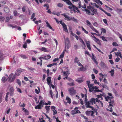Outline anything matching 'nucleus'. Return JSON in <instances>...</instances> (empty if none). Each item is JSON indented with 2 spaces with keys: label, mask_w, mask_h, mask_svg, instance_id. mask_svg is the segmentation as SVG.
I'll return each instance as SVG.
<instances>
[{
  "label": "nucleus",
  "mask_w": 122,
  "mask_h": 122,
  "mask_svg": "<svg viewBox=\"0 0 122 122\" xmlns=\"http://www.w3.org/2000/svg\"><path fill=\"white\" fill-rule=\"evenodd\" d=\"M81 7L83 9H85V10L86 13L88 15H93L97 13V9L94 8V7L91 5L88 6L86 9V4H84L83 5L81 6Z\"/></svg>",
  "instance_id": "f257e3e1"
},
{
  "label": "nucleus",
  "mask_w": 122,
  "mask_h": 122,
  "mask_svg": "<svg viewBox=\"0 0 122 122\" xmlns=\"http://www.w3.org/2000/svg\"><path fill=\"white\" fill-rule=\"evenodd\" d=\"M62 0L66 2L68 5L70 6H68V8L71 11L73 10L75 13L77 12H80L78 8L74 5L69 0Z\"/></svg>",
  "instance_id": "f03ea898"
},
{
  "label": "nucleus",
  "mask_w": 122,
  "mask_h": 122,
  "mask_svg": "<svg viewBox=\"0 0 122 122\" xmlns=\"http://www.w3.org/2000/svg\"><path fill=\"white\" fill-rule=\"evenodd\" d=\"M108 95L111 97H110L109 96H107L105 97V100L106 101L108 102V100H110V101L109 102V106L111 107H113V104L114 103V101L113 100H111V99L113 98V97L112 96V93H108Z\"/></svg>",
  "instance_id": "7ed1b4c3"
},
{
  "label": "nucleus",
  "mask_w": 122,
  "mask_h": 122,
  "mask_svg": "<svg viewBox=\"0 0 122 122\" xmlns=\"http://www.w3.org/2000/svg\"><path fill=\"white\" fill-rule=\"evenodd\" d=\"M15 75H14L13 73H11L8 77V81L9 82H13L15 78Z\"/></svg>",
  "instance_id": "20e7f679"
},
{
  "label": "nucleus",
  "mask_w": 122,
  "mask_h": 122,
  "mask_svg": "<svg viewBox=\"0 0 122 122\" xmlns=\"http://www.w3.org/2000/svg\"><path fill=\"white\" fill-rule=\"evenodd\" d=\"M86 23H87V25L88 26H89L90 28L94 31L96 33L98 34L99 33L98 31L93 26L91 25V23L89 22V20H86Z\"/></svg>",
  "instance_id": "39448f33"
},
{
  "label": "nucleus",
  "mask_w": 122,
  "mask_h": 122,
  "mask_svg": "<svg viewBox=\"0 0 122 122\" xmlns=\"http://www.w3.org/2000/svg\"><path fill=\"white\" fill-rule=\"evenodd\" d=\"M68 91L70 94L71 95H73L76 93V90L74 89L73 87L69 88L68 89Z\"/></svg>",
  "instance_id": "423d86ee"
},
{
  "label": "nucleus",
  "mask_w": 122,
  "mask_h": 122,
  "mask_svg": "<svg viewBox=\"0 0 122 122\" xmlns=\"http://www.w3.org/2000/svg\"><path fill=\"white\" fill-rule=\"evenodd\" d=\"M78 109V107H75L73 110L71 111V114L73 115L79 113H81L80 112Z\"/></svg>",
  "instance_id": "0eeeda50"
},
{
  "label": "nucleus",
  "mask_w": 122,
  "mask_h": 122,
  "mask_svg": "<svg viewBox=\"0 0 122 122\" xmlns=\"http://www.w3.org/2000/svg\"><path fill=\"white\" fill-rule=\"evenodd\" d=\"M100 102V100L98 99L97 98H96V99L92 98L90 101V102H91L92 105H93L94 103L95 104L96 102Z\"/></svg>",
  "instance_id": "6e6552de"
},
{
  "label": "nucleus",
  "mask_w": 122,
  "mask_h": 122,
  "mask_svg": "<svg viewBox=\"0 0 122 122\" xmlns=\"http://www.w3.org/2000/svg\"><path fill=\"white\" fill-rule=\"evenodd\" d=\"M94 113L93 111H87L85 112V113L88 116L91 115L92 116H94L93 115Z\"/></svg>",
  "instance_id": "1a4fd4ad"
},
{
  "label": "nucleus",
  "mask_w": 122,
  "mask_h": 122,
  "mask_svg": "<svg viewBox=\"0 0 122 122\" xmlns=\"http://www.w3.org/2000/svg\"><path fill=\"white\" fill-rule=\"evenodd\" d=\"M85 104L87 108H92V109L93 110V107L91 106H90V105H91L92 104L91 102H90V101L86 102H85Z\"/></svg>",
  "instance_id": "9d476101"
},
{
  "label": "nucleus",
  "mask_w": 122,
  "mask_h": 122,
  "mask_svg": "<svg viewBox=\"0 0 122 122\" xmlns=\"http://www.w3.org/2000/svg\"><path fill=\"white\" fill-rule=\"evenodd\" d=\"M51 57L49 55H48L47 56H45L43 57H40L39 58V59H42L45 60H48L50 59L51 58Z\"/></svg>",
  "instance_id": "9b49d317"
},
{
  "label": "nucleus",
  "mask_w": 122,
  "mask_h": 122,
  "mask_svg": "<svg viewBox=\"0 0 122 122\" xmlns=\"http://www.w3.org/2000/svg\"><path fill=\"white\" fill-rule=\"evenodd\" d=\"M14 90L13 87H11L10 89L9 94L11 96H13L14 94Z\"/></svg>",
  "instance_id": "f8f14e48"
},
{
  "label": "nucleus",
  "mask_w": 122,
  "mask_h": 122,
  "mask_svg": "<svg viewBox=\"0 0 122 122\" xmlns=\"http://www.w3.org/2000/svg\"><path fill=\"white\" fill-rule=\"evenodd\" d=\"M96 3H95L94 4L96 7L97 8H99V6H98L97 4H99L100 3L101 5L102 4V3L99 0H96Z\"/></svg>",
  "instance_id": "ddd939ff"
},
{
  "label": "nucleus",
  "mask_w": 122,
  "mask_h": 122,
  "mask_svg": "<svg viewBox=\"0 0 122 122\" xmlns=\"http://www.w3.org/2000/svg\"><path fill=\"white\" fill-rule=\"evenodd\" d=\"M62 15H63L65 18V19L67 21H70L71 20V17H70L68 15L65 14H61Z\"/></svg>",
  "instance_id": "4468645a"
},
{
  "label": "nucleus",
  "mask_w": 122,
  "mask_h": 122,
  "mask_svg": "<svg viewBox=\"0 0 122 122\" xmlns=\"http://www.w3.org/2000/svg\"><path fill=\"white\" fill-rule=\"evenodd\" d=\"M98 88V87L96 86H93L92 87L90 88L89 89V91L90 92H91L93 91L95 89H97Z\"/></svg>",
  "instance_id": "2eb2a0df"
},
{
  "label": "nucleus",
  "mask_w": 122,
  "mask_h": 122,
  "mask_svg": "<svg viewBox=\"0 0 122 122\" xmlns=\"http://www.w3.org/2000/svg\"><path fill=\"white\" fill-rule=\"evenodd\" d=\"M86 44L87 47L88 48V49L90 51H91V49L90 46V42L89 41H88L86 42Z\"/></svg>",
  "instance_id": "dca6fc26"
},
{
  "label": "nucleus",
  "mask_w": 122,
  "mask_h": 122,
  "mask_svg": "<svg viewBox=\"0 0 122 122\" xmlns=\"http://www.w3.org/2000/svg\"><path fill=\"white\" fill-rule=\"evenodd\" d=\"M51 77H48L47 79V83L49 84H51Z\"/></svg>",
  "instance_id": "f3484780"
},
{
  "label": "nucleus",
  "mask_w": 122,
  "mask_h": 122,
  "mask_svg": "<svg viewBox=\"0 0 122 122\" xmlns=\"http://www.w3.org/2000/svg\"><path fill=\"white\" fill-rule=\"evenodd\" d=\"M63 27V30L65 31V32H68V30L67 27V26L66 24H65L64 25H62Z\"/></svg>",
  "instance_id": "a211bd4d"
},
{
  "label": "nucleus",
  "mask_w": 122,
  "mask_h": 122,
  "mask_svg": "<svg viewBox=\"0 0 122 122\" xmlns=\"http://www.w3.org/2000/svg\"><path fill=\"white\" fill-rule=\"evenodd\" d=\"M63 27V30L65 31V32H68V30L67 27V26L66 24H65L64 25H62Z\"/></svg>",
  "instance_id": "6ab92c4d"
},
{
  "label": "nucleus",
  "mask_w": 122,
  "mask_h": 122,
  "mask_svg": "<svg viewBox=\"0 0 122 122\" xmlns=\"http://www.w3.org/2000/svg\"><path fill=\"white\" fill-rule=\"evenodd\" d=\"M4 59V58L3 53L0 51V61L3 60Z\"/></svg>",
  "instance_id": "aec40b11"
},
{
  "label": "nucleus",
  "mask_w": 122,
  "mask_h": 122,
  "mask_svg": "<svg viewBox=\"0 0 122 122\" xmlns=\"http://www.w3.org/2000/svg\"><path fill=\"white\" fill-rule=\"evenodd\" d=\"M4 11L6 13H8L10 11L9 9L7 7H5L4 8Z\"/></svg>",
  "instance_id": "412c9836"
},
{
  "label": "nucleus",
  "mask_w": 122,
  "mask_h": 122,
  "mask_svg": "<svg viewBox=\"0 0 122 122\" xmlns=\"http://www.w3.org/2000/svg\"><path fill=\"white\" fill-rule=\"evenodd\" d=\"M100 65L103 68H105L106 67V65L105 63L102 62L100 63Z\"/></svg>",
  "instance_id": "4be33fe9"
},
{
  "label": "nucleus",
  "mask_w": 122,
  "mask_h": 122,
  "mask_svg": "<svg viewBox=\"0 0 122 122\" xmlns=\"http://www.w3.org/2000/svg\"><path fill=\"white\" fill-rule=\"evenodd\" d=\"M40 50L45 52H48V51L46 48L44 47H42L40 49Z\"/></svg>",
  "instance_id": "5701e85b"
},
{
  "label": "nucleus",
  "mask_w": 122,
  "mask_h": 122,
  "mask_svg": "<svg viewBox=\"0 0 122 122\" xmlns=\"http://www.w3.org/2000/svg\"><path fill=\"white\" fill-rule=\"evenodd\" d=\"M70 46L69 45V43H67L66 42H65V48L68 49L70 47Z\"/></svg>",
  "instance_id": "b1692460"
},
{
  "label": "nucleus",
  "mask_w": 122,
  "mask_h": 122,
  "mask_svg": "<svg viewBox=\"0 0 122 122\" xmlns=\"http://www.w3.org/2000/svg\"><path fill=\"white\" fill-rule=\"evenodd\" d=\"M66 100H67V102L69 104H70L71 103V100L69 97H66Z\"/></svg>",
  "instance_id": "393cba45"
},
{
  "label": "nucleus",
  "mask_w": 122,
  "mask_h": 122,
  "mask_svg": "<svg viewBox=\"0 0 122 122\" xmlns=\"http://www.w3.org/2000/svg\"><path fill=\"white\" fill-rule=\"evenodd\" d=\"M41 106L39 104L38 105L36 106L35 108L36 109H42Z\"/></svg>",
  "instance_id": "a878e982"
},
{
  "label": "nucleus",
  "mask_w": 122,
  "mask_h": 122,
  "mask_svg": "<svg viewBox=\"0 0 122 122\" xmlns=\"http://www.w3.org/2000/svg\"><path fill=\"white\" fill-rule=\"evenodd\" d=\"M92 54V59L95 63L97 64H98L97 62L96 59L95 58L94 55Z\"/></svg>",
  "instance_id": "bb28decb"
},
{
  "label": "nucleus",
  "mask_w": 122,
  "mask_h": 122,
  "mask_svg": "<svg viewBox=\"0 0 122 122\" xmlns=\"http://www.w3.org/2000/svg\"><path fill=\"white\" fill-rule=\"evenodd\" d=\"M46 22L47 24V27L49 28L50 29H52V27L50 25V24L48 23L47 21H46Z\"/></svg>",
  "instance_id": "cd10ccee"
},
{
  "label": "nucleus",
  "mask_w": 122,
  "mask_h": 122,
  "mask_svg": "<svg viewBox=\"0 0 122 122\" xmlns=\"http://www.w3.org/2000/svg\"><path fill=\"white\" fill-rule=\"evenodd\" d=\"M72 20L73 21L76 23H77L78 21L77 20L75 19L74 17H71V20Z\"/></svg>",
  "instance_id": "c85d7f7f"
},
{
  "label": "nucleus",
  "mask_w": 122,
  "mask_h": 122,
  "mask_svg": "<svg viewBox=\"0 0 122 122\" xmlns=\"http://www.w3.org/2000/svg\"><path fill=\"white\" fill-rule=\"evenodd\" d=\"M64 75V76H68L69 74V72L68 71H64L63 72Z\"/></svg>",
  "instance_id": "c756f323"
},
{
  "label": "nucleus",
  "mask_w": 122,
  "mask_h": 122,
  "mask_svg": "<svg viewBox=\"0 0 122 122\" xmlns=\"http://www.w3.org/2000/svg\"><path fill=\"white\" fill-rule=\"evenodd\" d=\"M27 69L30 71L31 72L33 71L34 70H35V69L34 68H32V67H27Z\"/></svg>",
  "instance_id": "7c9ffc66"
},
{
  "label": "nucleus",
  "mask_w": 122,
  "mask_h": 122,
  "mask_svg": "<svg viewBox=\"0 0 122 122\" xmlns=\"http://www.w3.org/2000/svg\"><path fill=\"white\" fill-rule=\"evenodd\" d=\"M5 19V17L0 16V21L2 22H4Z\"/></svg>",
  "instance_id": "2f4dec72"
},
{
  "label": "nucleus",
  "mask_w": 122,
  "mask_h": 122,
  "mask_svg": "<svg viewBox=\"0 0 122 122\" xmlns=\"http://www.w3.org/2000/svg\"><path fill=\"white\" fill-rule=\"evenodd\" d=\"M20 56L22 58L24 59H26L27 58V57L26 56L24 55L21 54L20 55Z\"/></svg>",
  "instance_id": "473e14b6"
},
{
  "label": "nucleus",
  "mask_w": 122,
  "mask_h": 122,
  "mask_svg": "<svg viewBox=\"0 0 122 122\" xmlns=\"http://www.w3.org/2000/svg\"><path fill=\"white\" fill-rule=\"evenodd\" d=\"M17 83L20 86L21 84V82L20 80L19 79L16 80Z\"/></svg>",
  "instance_id": "72a5a7b5"
},
{
  "label": "nucleus",
  "mask_w": 122,
  "mask_h": 122,
  "mask_svg": "<svg viewBox=\"0 0 122 122\" xmlns=\"http://www.w3.org/2000/svg\"><path fill=\"white\" fill-rule=\"evenodd\" d=\"M81 28H82V31H84L85 33L86 34H88V32L87 31H86L83 27H81Z\"/></svg>",
  "instance_id": "f704fd0d"
},
{
  "label": "nucleus",
  "mask_w": 122,
  "mask_h": 122,
  "mask_svg": "<svg viewBox=\"0 0 122 122\" xmlns=\"http://www.w3.org/2000/svg\"><path fill=\"white\" fill-rule=\"evenodd\" d=\"M82 67L81 68H79L78 69V70L79 71H83L84 70H83V69H85V68H84V67L83 66H82Z\"/></svg>",
  "instance_id": "c9c22d12"
},
{
  "label": "nucleus",
  "mask_w": 122,
  "mask_h": 122,
  "mask_svg": "<svg viewBox=\"0 0 122 122\" xmlns=\"http://www.w3.org/2000/svg\"><path fill=\"white\" fill-rule=\"evenodd\" d=\"M1 80L3 82L5 83L6 81V78L4 76L2 78Z\"/></svg>",
  "instance_id": "e433bc0d"
},
{
  "label": "nucleus",
  "mask_w": 122,
  "mask_h": 122,
  "mask_svg": "<svg viewBox=\"0 0 122 122\" xmlns=\"http://www.w3.org/2000/svg\"><path fill=\"white\" fill-rule=\"evenodd\" d=\"M20 73L17 70L15 72V74L14 75H15V77H16V75L19 76L20 75Z\"/></svg>",
  "instance_id": "4c0bfd02"
},
{
  "label": "nucleus",
  "mask_w": 122,
  "mask_h": 122,
  "mask_svg": "<svg viewBox=\"0 0 122 122\" xmlns=\"http://www.w3.org/2000/svg\"><path fill=\"white\" fill-rule=\"evenodd\" d=\"M57 6L58 7H62L63 6V5L61 3H59L57 4Z\"/></svg>",
  "instance_id": "58836bf2"
},
{
  "label": "nucleus",
  "mask_w": 122,
  "mask_h": 122,
  "mask_svg": "<svg viewBox=\"0 0 122 122\" xmlns=\"http://www.w3.org/2000/svg\"><path fill=\"white\" fill-rule=\"evenodd\" d=\"M17 70L20 73L22 71H25V70L21 69H19L18 70Z\"/></svg>",
  "instance_id": "ea45409f"
},
{
  "label": "nucleus",
  "mask_w": 122,
  "mask_h": 122,
  "mask_svg": "<svg viewBox=\"0 0 122 122\" xmlns=\"http://www.w3.org/2000/svg\"><path fill=\"white\" fill-rule=\"evenodd\" d=\"M50 106H46L45 107V109H46L47 112H48L50 110Z\"/></svg>",
  "instance_id": "a19ab883"
},
{
  "label": "nucleus",
  "mask_w": 122,
  "mask_h": 122,
  "mask_svg": "<svg viewBox=\"0 0 122 122\" xmlns=\"http://www.w3.org/2000/svg\"><path fill=\"white\" fill-rule=\"evenodd\" d=\"M114 71V70L113 69L111 71H109L110 73H112L111 74V76H113V75L114 74V72H113Z\"/></svg>",
  "instance_id": "79ce46f5"
},
{
  "label": "nucleus",
  "mask_w": 122,
  "mask_h": 122,
  "mask_svg": "<svg viewBox=\"0 0 122 122\" xmlns=\"http://www.w3.org/2000/svg\"><path fill=\"white\" fill-rule=\"evenodd\" d=\"M78 58L77 57H76L74 60V63H77L79 61Z\"/></svg>",
  "instance_id": "37998d69"
},
{
  "label": "nucleus",
  "mask_w": 122,
  "mask_h": 122,
  "mask_svg": "<svg viewBox=\"0 0 122 122\" xmlns=\"http://www.w3.org/2000/svg\"><path fill=\"white\" fill-rule=\"evenodd\" d=\"M116 11L117 12H122V9L117 8Z\"/></svg>",
  "instance_id": "c03bdc74"
},
{
  "label": "nucleus",
  "mask_w": 122,
  "mask_h": 122,
  "mask_svg": "<svg viewBox=\"0 0 122 122\" xmlns=\"http://www.w3.org/2000/svg\"><path fill=\"white\" fill-rule=\"evenodd\" d=\"M100 37L102 39V40L103 41H107V40L105 39V38L104 36H101Z\"/></svg>",
  "instance_id": "a18cd8bd"
},
{
  "label": "nucleus",
  "mask_w": 122,
  "mask_h": 122,
  "mask_svg": "<svg viewBox=\"0 0 122 122\" xmlns=\"http://www.w3.org/2000/svg\"><path fill=\"white\" fill-rule=\"evenodd\" d=\"M44 103V102H43V101L41 100V101L40 102L39 104L41 106V107H43V104Z\"/></svg>",
  "instance_id": "49530a36"
},
{
  "label": "nucleus",
  "mask_w": 122,
  "mask_h": 122,
  "mask_svg": "<svg viewBox=\"0 0 122 122\" xmlns=\"http://www.w3.org/2000/svg\"><path fill=\"white\" fill-rule=\"evenodd\" d=\"M98 102L99 103L100 106H101L102 107H103V105L102 102L100 101V102Z\"/></svg>",
  "instance_id": "de8ad7c7"
},
{
  "label": "nucleus",
  "mask_w": 122,
  "mask_h": 122,
  "mask_svg": "<svg viewBox=\"0 0 122 122\" xmlns=\"http://www.w3.org/2000/svg\"><path fill=\"white\" fill-rule=\"evenodd\" d=\"M112 45L114 46H118V45L117 43L116 42H113L112 43Z\"/></svg>",
  "instance_id": "09e8293b"
},
{
  "label": "nucleus",
  "mask_w": 122,
  "mask_h": 122,
  "mask_svg": "<svg viewBox=\"0 0 122 122\" xmlns=\"http://www.w3.org/2000/svg\"><path fill=\"white\" fill-rule=\"evenodd\" d=\"M115 53L116 55L117 56H120L121 54V53L120 52H117L116 53Z\"/></svg>",
  "instance_id": "8fccbe9b"
},
{
  "label": "nucleus",
  "mask_w": 122,
  "mask_h": 122,
  "mask_svg": "<svg viewBox=\"0 0 122 122\" xmlns=\"http://www.w3.org/2000/svg\"><path fill=\"white\" fill-rule=\"evenodd\" d=\"M107 110L108 111H110L111 112H113L112 108V107H110V109H107Z\"/></svg>",
  "instance_id": "3c124183"
},
{
  "label": "nucleus",
  "mask_w": 122,
  "mask_h": 122,
  "mask_svg": "<svg viewBox=\"0 0 122 122\" xmlns=\"http://www.w3.org/2000/svg\"><path fill=\"white\" fill-rule=\"evenodd\" d=\"M93 70L94 73L96 74H97L98 73V71L96 70L95 68H94Z\"/></svg>",
  "instance_id": "603ef678"
},
{
  "label": "nucleus",
  "mask_w": 122,
  "mask_h": 122,
  "mask_svg": "<svg viewBox=\"0 0 122 122\" xmlns=\"http://www.w3.org/2000/svg\"><path fill=\"white\" fill-rule=\"evenodd\" d=\"M10 20V18L9 17H7L6 18V19H5V22H8L9 20Z\"/></svg>",
  "instance_id": "864d4df0"
},
{
  "label": "nucleus",
  "mask_w": 122,
  "mask_h": 122,
  "mask_svg": "<svg viewBox=\"0 0 122 122\" xmlns=\"http://www.w3.org/2000/svg\"><path fill=\"white\" fill-rule=\"evenodd\" d=\"M101 30L102 31L103 33H106V30L105 29L103 28H102L101 29Z\"/></svg>",
  "instance_id": "5fc2aeb1"
},
{
  "label": "nucleus",
  "mask_w": 122,
  "mask_h": 122,
  "mask_svg": "<svg viewBox=\"0 0 122 122\" xmlns=\"http://www.w3.org/2000/svg\"><path fill=\"white\" fill-rule=\"evenodd\" d=\"M17 11L16 10H14L13 11V14L14 16H16L17 15Z\"/></svg>",
  "instance_id": "6e6d98bb"
},
{
  "label": "nucleus",
  "mask_w": 122,
  "mask_h": 122,
  "mask_svg": "<svg viewBox=\"0 0 122 122\" xmlns=\"http://www.w3.org/2000/svg\"><path fill=\"white\" fill-rule=\"evenodd\" d=\"M2 93H0V103L2 102Z\"/></svg>",
  "instance_id": "4d7b16f0"
},
{
  "label": "nucleus",
  "mask_w": 122,
  "mask_h": 122,
  "mask_svg": "<svg viewBox=\"0 0 122 122\" xmlns=\"http://www.w3.org/2000/svg\"><path fill=\"white\" fill-rule=\"evenodd\" d=\"M103 22H104V23L106 25H108V24L107 23V21L106 19H104L103 20Z\"/></svg>",
  "instance_id": "13d9d810"
},
{
  "label": "nucleus",
  "mask_w": 122,
  "mask_h": 122,
  "mask_svg": "<svg viewBox=\"0 0 122 122\" xmlns=\"http://www.w3.org/2000/svg\"><path fill=\"white\" fill-rule=\"evenodd\" d=\"M25 6H24L22 7V10L23 12H24L25 11Z\"/></svg>",
  "instance_id": "bf43d9fd"
},
{
  "label": "nucleus",
  "mask_w": 122,
  "mask_h": 122,
  "mask_svg": "<svg viewBox=\"0 0 122 122\" xmlns=\"http://www.w3.org/2000/svg\"><path fill=\"white\" fill-rule=\"evenodd\" d=\"M81 117H83L85 119L87 120V119H88V118L87 117L83 115L82 114H81Z\"/></svg>",
  "instance_id": "052dcab7"
},
{
  "label": "nucleus",
  "mask_w": 122,
  "mask_h": 122,
  "mask_svg": "<svg viewBox=\"0 0 122 122\" xmlns=\"http://www.w3.org/2000/svg\"><path fill=\"white\" fill-rule=\"evenodd\" d=\"M85 54L87 55H88L90 56V55L89 52L87 51H85Z\"/></svg>",
  "instance_id": "680f3d73"
},
{
  "label": "nucleus",
  "mask_w": 122,
  "mask_h": 122,
  "mask_svg": "<svg viewBox=\"0 0 122 122\" xmlns=\"http://www.w3.org/2000/svg\"><path fill=\"white\" fill-rule=\"evenodd\" d=\"M80 41L82 43L83 45H84V46H85V44L84 41L82 39H80Z\"/></svg>",
  "instance_id": "e2e57ef3"
},
{
  "label": "nucleus",
  "mask_w": 122,
  "mask_h": 122,
  "mask_svg": "<svg viewBox=\"0 0 122 122\" xmlns=\"http://www.w3.org/2000/svg\"><path fill=\"white\" fill-rule=\"evenodd\" d=\"M76 81L79 83H81L83 81L82 80H77Z\"/></svg>",
  "instance_id": "0e129e2a"
},
{
  "label": "nucleus",
  "mask_w": 122,
  "mask_h": 122,
  "mask_svg": "<svg viewBox=\"0 0 122 122\" xmlns=\"http://www.w3.org/2000/svg\"><path fill=\"white\" fill-rule=\"evenodd\" d=\"M24 112L25 113H26V114L27 115H28L29 114V112H28V111L26 109H25Z\"/></svg>",
  "instance_id": "69168bd1"
},
{
  "label": "nucleus",
  "mask_w": 122,
  "mask_h": 122,
  "mask_svg": "<svg viewBox=\"0 0 122 122\" xmlns=\"http://www.w3.org/2000/svg\"><path fill=\"white\" fill-rule=\"evenodd\" d=\"M120 59L119 57H117L115 60V61L116 62H118L120 60Z\"/></svg>",
  "instance_id": "338daca9"
},
{
  "label": "nucleus",
  "mask_w": 122,
  "mask_h": 122,
  "mask_svg": "<svg viewBox=\"0 0 122 122\" xmlns=\"http://www.w3.org/2000/svg\"><path fill=\"white\" fill-rule=\"evenodd\" d=\"M104 13L106 14L108 16H111V15L110 13H107L106 11H105Z\"/></svg>",
  "instance_id": "774afa93"
}]
</instances>
